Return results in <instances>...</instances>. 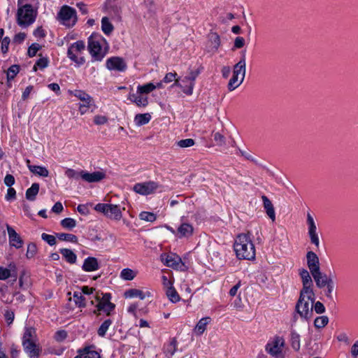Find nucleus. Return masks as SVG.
I'll return each instance as SVG.
<instances>
[{"mask_svg": "<svg viewBox=\"0 0 358 358\" xmlns=\"http://www.w3.org/2000/svg\"><path fill=\"white\" fill-rule=\"evenodd\" d=\"M234 248L238 259L247 260L255 259V245L248 234H241L237 236Z\"/></svg>", "mask_w": 358, "mask_h": 358, "instance_id": "obj_1", "label": "nucleus"}, {"mask_svg": "<svg viewBox=\"0 0 358 358\" xmlns=\"http://www.w3.org/2000/svg\"><path fill=\"white\" fill-rule=\"evenodd\" d=\"M27 0H18V8L16 15L17 24L21 27H27L32 24L36 18L37 11L29 3L22 5Z\"/></svg>", "mask_w": 358, "mask_h": 358, "instance_id": "obj_2", "label": "nucleus"}, {"mask_svg": "<svg viewBox=\"0 0 358 358\" xmlns=\"http://www.w3.org/2000/svg\"><path fill=\"white\" fill-rule=\"evenodd\" d=\"M106 40L99 34H93L88 38V50L94 61H101L106 55V50L103 48Z\"/></svg>", "mask_w": 358, "mask_h": 358, "instance_id": "obj_3", "label": "nucleus"}, {"mask_svg": "<svg viewBox=\"0 0 358 358\" xmlns=\"http://www.w3.org/2000/svg\"><path fill=\"white\" fill-rule=\"evenodd\" d=\"M200 71L199 69L189 70L187 75L184 76L182 79H176L173 86H178L180 87L182 92L187 95H192L194 87L195 80L199 75Z\"/></svg>", "mask_w": 358, "mask_h": 358, "instance_id": "obj_4", "label": "nucleus"}, {"mask_svg": "<svg viewBox=\"0 0 358 358\" xmlns=\"http://www.w3.org/2000/svg\"><path fill=\"white\" fill-rule=\"evenodd\" d=\"M311 275L315 282L316 286L320 289L326 287L325 295L328 298H331V294L335 287L334 280L331 277L327 276L325 273H322L320 270Z\"/></svg>", "mask_w": 358, "mask_h": 358, "instance_id": "obj_5", "label": "nucleus"}, {"mask_svg": "<svg viewBox=\"0 0 358 358\" xmlns=\"http://www.w3.org/2000/svg\"><path fill=\"white\" fill-rule=\"evenodd\" d=\"M94 210L111 220H120L122 217V210L117 205L98 203L95 206Z\"/></svg>", "mask_w": 358, "mask_h": 358, "instance_id": "obj_6", "label": "nucleus"}, {"mask_svg": "<svg viewBox=\"0 0 358 358\" xmlns=\"http://www.w3.org/2000/svg\"><path fill=\"white\" fill-rule=\"evenodd\" d=\"M57 17L62 24L71 27L77 21L76 11L69 6H63L58 13Z\"/></svg>", "mask_w": 358, "mask_h": 358, "instance_id": "obj_7", "label": "nucleus"}, {"mask_svg": "<svg viewBox=\"0 0 358 358\" xmlns=\"http://www.w3.org/2000/svg\"><path fill=\"white\" fill-rule=\"evenodd\" d=\"M85 48V43L83 41H78L72 43L67 51L68 57L78 66L83 65L85 62L83 57H78Z\"/></svg>", "mask_w": 358, "mask_h": 358, "instance_id": "obj_8", "label": "nucleus"}, {"mask_svg": "<svg viewBox=\"0 0 358 358\" xmlns=\"http://www.w3.org/2000/svg\"><path fill=\"white\" fill-rule=\"evenodd\" d=\"M95 299L97 302L96 307L98 311L110 313L115 309V305L110 302V294L97 292Z\"/></svg>", "mask_w": 358, "mask_h": 358, "instance_id": "obj_9", "label": "nucleus"}, {"mask_svg": "<svg viewBox=\"0 0 358 358\" xmlns=\"http://www.w3.org/2000/svg\"><path fill=\"white\" fill-rule=\"evenodd\" d=\"M285 345V340L282 337L276 336L265 346L266 351L275 357L283 358L282 348Z\"/></svg>", "mask_w": 358, "mask_h": 358, "instance_id": "obj_10", "label": "nucleus"}, {"mask_svg": "<svg viewBox=\"0 0 358 358\" xmlns=\"http://www.w3.org/2000/svg\"><path fill=\"white\" fill-rule=\"evenodd\" d=\"M161 261L166 266L173 269L185 271L186 268L185 264L182 262L181 258L174 253L162 254L161 255Z\"/></svg>", "mask_w": 358, "mask_h": 358, "instance_id": "obj_11", "label": "nucleus"}, {"mask_svg": "<svg viewBox=\"0 0 358 358\" xmlns=\"http://www.w3.org/2000/svg\"><path fill=\"white\" fill-rule=\"evenodd\" d=\"M299 275L303 285V288L301 290V294H306L308 297L314 296L313 282L310 273L306 269L302 268L299 271Z\"/></svg>", "mask_w": 358, "mask_h": 358, "instance_id": "obj_12", "label": "nucleus"}, {"mask_svg": "<svg viewBox=\"0 0 358 358\" xmlns=\"http://www.w3.org/2000/svg\"><path fill=\"white\" fill-rule=\"evenodd\" d=\"M313 296L308 297L306 294H301L300 292L299 299L296 305V313H308L313 308Z\"/></svg>", "mask_w": 358, "mask_h": 358, "instance_id": "obj_13", "label": "nucleus"}, {"mask_svg": "<svg viewBox=\"0 0 358 358\" xmlns=\"http://www.w3.org/2000/svg\"><path fill=\"white\" fill-rule=\"evenodd\" d=\"M159 187V185L154 181H148L145 182L136 183L133 189L135 192L142 194L148 195L155 192Z\"/></svg>", "mask_w": 358, "mask_h": 358, "instance_id": "obj_14", "label": "nucleus"}, {"mask_svg": "<svg viewBox=\"0 0 358 358\" xmlns=\"http://www.w3.org/2000/svg\"><path fill=\"white\" fill-rule=\"evenodd\" d=\"M307 224L308 226V236L310 237V242L317 248H319L320 240L317 232V226L313 217L310 213L307 214Z\"/></svg>", "mask_w": 358, "mask_h": 358, "instance_id": "obj_15", "label": "nucleus"}, {"mask_svg": "<svg viewBox=\"0 0 358 358\" xmlns=\"http://www.w3.org/2000/svg\"><path fill=\"white\" fill-rule=\"evenodd\" d=\"M106 67L110 71H124L127 69L124 60L119 57H113L107 59Z\"/></svg>", "mask_w": 358, "mask_h": 358, "instance_id": "obj_16", "label": "nucleus"}, {"mask_svg": "<svg viewBox=\"0 0 358 358\" xmlns=\"http://www.w3.org/2000/svg\"><path fill=\"white\" fill-rule=\"evenodd\" d=\"M183 219L182 217L181 224L176 230V236L180 238H189L193 234L194 227L191 224L183 221Z\"/></svg>", "mask_w": 358, "mask_h": 358, "instance_id": "obj_17", "label": "nucleus"}, {"mask_svg": "<svg viewBox=\"0 0 358 358\" xmlns=\"http://www.w3.org/2000/svg\"><path fill=\"white\" fill-rule=\"evenodd\" d=\"M80 178L87 182H98L106 178V173L103 171L88 173L85 171H81Z\"/></svg>", "mask_w": 358, "mask_h": 358, "instance_id": "obj_18", "label": "nucleus"}, {"mask_svg": "<svg viewBox=\"0 0 358 358\" xmlns=\"http://www.w3.org/2000/svg\"><path fill=\"white\" fill-rule=\"evenodd\" d=\"M306 258L307 265L311 274L320 270L319 258L314 252H308Z\"/></svg>", "mask_w": 358, "mask_h": 358, "instance_id": "obj_19", "label": "nucleus"}, {"mask_svg": "<svg viewBox=\"0 0 358 358\" xmlns=\"http://www.w3.org/2000/svg\"><path fill=\"white\" fill-rule=\"evenodd\" d=\"M246 73L245 51L241 52L240 61L234 66L233 73L245 78Z\"/></svg>", "mask_w": 358, "mask_h": 358, "instance_id": "obj_20", "label": "nucleus"}, {"mask_svg": "<svg viewBox=\"0 0 358 358\" xmlns=\"http://www.w3.org/2000/svg\"><path fill=\"white\" fill-rule=\"evenodd\" d=\"M78 355L74 358H101L99 353L95 350L94 346H88L79 349Z\"/></svg>", "mask_w": 358, "mask_h": 358, "instance_id": "obj_21", "label": "nucleus"}, {"mask_svg": "<svg viewBox=\"0 0 358 358\" xmlns=\"http://www.w3.org/2000/svg\"><path fill=\"white\" fill-rule=\"evenodd\" d=\"M7 231L10 244L16 248H20L22 246L23 241L20 235L15 231L13 228L8 225H7Z\"/></svg>", "mask_w": 358, "mask_h": 358, "instance_id": "obj_22", "label": "nucleus"}, {"mask_svg": "<svg viewBox=\"0 0 358 358\" xmlns=\"http://www.w3.org/2000/svg\"><path fill=\"white\" fill-rule=\"evenodd\" d=\"M24 352L30 358H38L39 356L40 349L37 346L36 341L26 342L22 343Z\"/></svg>", "mask_w": 358, "mask_h": 358, "instance_id": "obj_23", "label": "nucleus"}, {"mask_svg": "<svg viewBox=\"0 0 358 358\" xmlns=\"http://www.w3.org/2000/svg\"><path fill=\"white\" fill-rule=\"evenodd\" d=\"M220 45V36L215 32H211L208 34V51L215 52Z\"/></svg>", "mask_w": 358, "mask_h": 358, "instance_id": "obj_24", "label": "nucleus"}, {"mask_svg": "<svg viewBox=\"0 0 358 358\" xmlns=\"http://www.w3.org/2000/svg\"><path fill=\"white\" fill-rule=\"evenodd\" d=\"M262 199L263 201L264 208L266 211V215L273 222L275 220V213L273 203L270 201V199L265 195L262 196Z\"/></svg>", "mask_w": 358, "mask_h": 358, "instance_id": "obj_25", "label": "nucleus"}, {"mask_svg": "<svg viewBox=\"0 0 358 358\" xmlns=\"http://www.w3.org/2000/svg\"><path fill=\"white\" fill-rule=\"evenodd\" d=\"M82 268L85 271L87 272L98 270L99 268V264L97 259L92 257L86 258L84 261Z\"/></svg>", "mask_w": 358, "mask_h": 358, "instance_id": "obj_26", "label": "nucleus"}, {"mask_svg": "<svg viewBox=\"0 0 358 358\" xmlns=\"http://www.w3.org/2000/svg\"><path fill=\"white\" fill-rule=\"evenodd\" d=\"M212 321L210 317L201 318L194 329V333L196 336H201L206 329L207 325Z\"/></svg>", "mask_w": 358, "mask_h": 358, "instance_id": "obj_27", "label": "nucleus"}, {"mask_svg": "<svg viewBox=\"0 0 358 358\" xmlns=\"http://www.w3.org/2000/svg\"><path fill=\"white\" fill-rule=\"evenodd\" d=\"M27 166L29 171L35 175H38L39 176L48 177L49 175L48 170L44 167L41 166H34L30 164V161L29 159L27 160Z\"/></svg>", "mask_w": 358, "mask_h": 358, "instance_id": "obj_28", "label": "nucleus"}, {"mask_svg": "<svg viewBox=\"0 0 358 358\" xmlns=\"http://www.w3.org/2000/svg\"><path fill=\"white\" fill-rule=\"evenodd\" d=\"M71 94L82 101L83 103L94 104L93 99L85 92L82 90H74L70 92Z\"/></svg>", "mask_w": 358, "mask_h": 358, "instance_id": "obj_29", "label": "nucleus"}, {"mask_svg": "<svg viewBox=\"0 0 358 358\" xmlns=\"http://www.w3.org/2000/svg\"><path fill=\"white\" fill-rule=\"evenodd\" d=\"M150 292H143V291L137 289H129L124 292L126 298L138 297L141 300L144 299L146 296H150Z\"/></svg>", "mask_w": 358, "mask_h": 358, "instance_id": "obj_30", "label": "nucleus"}, {"mask_svg": "<svg viewBox=\"0 0 358 358\" xmlns=\"http://www.w3.org/2000/svg\"><path fill=\"white\" fill-rule=\"evenodd\" d=\"M166 356L171 357L177 350V341L175 338L170 339L169 343L164 347Z\"/></svg>", "mask_w": 358, "mask_h": 358, "instance_id": "obj_31", "label": "nucleus"}, {"mask_svg": "<svg viewBox=\"0 0 358 358\" xmlns=\"http://www.w3.org/2000/svg\"><path fill=\"white\" fill-rule=\"evenodd\" d=\"M36 341V334L35 329L32 327H26L22 337V343Z\"/></svg>", "mask_w": 358, "mask_h": 358, "instance_id": "obj_32", "label": "nucleus"}, {"mask_svg": "<svg viewBox=\"0 0 358 358\" xmlns=\"http://www.w3.org/2000/svg\"><path fill=\"white\" fill-rule=\"evenodd\" d=\"M39 191V184L33 183L26 191V199L29 201H34Z\"/></svg>", "mask_w": 358, "mask_h": 358, "instance_id": "obj_33", "label": "nucleus"}, {"mask_svg": "<svg viewBox=\"0 0 358 358\" xmlns=\"http://www.w3.org/2000/svg\"><path fill=\"white\" fill-rule=\"evenodd\" d=\"M243 80L244 78L233 73V76L228 83V90L229 91L234 90L243 83Z\"/></svg>", "mask_w": 358, "mask_h": 358, "instance_id": "obj_34", "label": "nucleus"}, {"mask_svg": "<svg viewBox=\"0 0 358 358\" xmlns=\"http://www.w3.org/2000/svg\"><path fill=\"white\" fill-rule=\"evenodd\" d=\"M151 120L150 113L137 114L134 117V122L137 126H142L148 124Z\"/></svg>", "mask_w": 358, "mask_h": 358, "instance_id": "obj_35", "label": "nucleus"}, {"mask_svg": "<svg viewBox=\"0 0 358 358\" xmlns=\"http://www.w3.org/2000/svg\"><path fill=\"white\" fill-rule=\"evenodd\" d=\"M60 252L68 262L70 264L76 263L77 257L72 250L64 248L60 250Z\"/></svg>", "mask_w": 358, "mask_h": 358, "instance_id": "obj_36", "label": "nucleus"}, {"mask_svg": "<svg viewBox=\"0 0 358 358\" xmlns=\"http://www.w3.org/2000/svg\"><path fill=\"white\" fill-rule=\"evenodd\" d=\"M165 290L166 294L170 301L175 303L180 300V296L172 285L167 287Z\"/></svg>", "mask_w": 358, "mask_h": 358, "instance_id": "obj_37", "label": "nucleus"}, {"mask_svg": "<svg viewBox=\"0 0 358 358\" xmlns=\"http://www.w3.org/2000/svg\"><path fill=\"white\" fill-rule=\"evenodd\" d=\"M15 271V266L10 264L9 268L0 267V280H6L12 275V272Z\"/></svg>", "mask_w": 358, "mask_h": 358, "instance_id": "obj_38", "label": "nucleus"}, {"mask_svg": "<svg viewBox=\"0 0 358 358\" xmlns=\"http://www.w3.org/2000/svg\"><path fill=\"white\" fill-rule=\"evenodd\" d=\"M113 25L110 22L107 17H103L101 20V29L104 34L109 35L113 30Z\"/></svg>", "mask_w": 358, "mask_h": 358, "instance_id": "obj_39", "label": "nucleus"}, {"mask_svg": "<svg viewBox=\"0 0 358 358\" xmlns=\"http://www.w3.org/2000/svg\"><path fill=\"white\" fill-rule=\"evenodd\" d=\"M156 89V86L151 83L143 85H138L137 87V93L140 94H148Z\"/></svg>", "mask_w": 358, "mask_h": 358, "instance_id": "obj_40", "label": "nucleus"}, {"mask_svg": "<svg viewBox=\"0 0 358 358\" xmlns=\"http://www.w3.org/2000/svg\"><path fill=\"white\" fill-rule=\"evenodd\" d=\"M290 342L292 348L295 351H299L301 347L300 336L296 332H292Z\"/></svg>", "mask_w": 358, "mask_h": 358, "instance_id": "obj_41", "label": "nucleus"}, {"mask_svg": "<svg viewBox=\"0 0 358 358\" xmlns=\"http://www.w3.org/2000/svg\"><path fill=\"white\" fill-rule=\"evenodd\" d=\"M136 275V272L130 268H124L120 273V277L124 280H132Z\"/></svg>", "mask_w": 358, "mask_h": 358, "instance_id": "obj_42", "label": "nucleus"}, {"mask_svg": "<svg viewBox=\"0 0 358 358\" xmlns=\"http://www.w3.org/2000/svg\"><path fill=\"white\" fill-rule=\"evenodd\" d=\"M112 322H113L112 320L110 319L105 320L101 324L99 328L98 329V331H97L98 335L101 337H103L106 335V334L109 327L111 325Z\"/></svg>", "mask_w": 358, "mask_h": 358, "instance_id": "obj_43", "label": "nucleus"}, {"mask_svg": "<svg viewBox=\"0 0 358 358\" xmlns=\"http://www.w3.org/2000/svg\"><path fill=\"white\" fill-rule=\"evenodd\" d=\"M329 322V318L325 316H320L315 319L314 325L317 329H322Z\"/></svg>", "mask_w": 358, "mask_h": 358, "instance_id": "obj_44", "label": "nucleus"}, {"mask_svg": "<svg viewBox=\"0 0 358 358\" xmlns=\"http://www.w3.org/2000/svg\"><path fill=\"white\" fill-rule=\"evenodd\" d=\"M139 217L142 220L150 222H155L157 219L155 214L145 211L141 212L139 215Z\"/></svg>", "mask_w": 358, "mask_h": 358, "instance_id": "obj_45", "label": "nucleus"}, {"mask_svg": "<svg viewBox=\"0 0 358 358\" xmlns=\"http://www.w3.org/2000/svg\"><path fill=\"white\" fill-rule=\"evenodd\" d=\"M57 236L61 241H68L73 243H76L78 241L77 237L71 234L59 233L57 234Z\"/></svg>", "mask_w": 358, "mask_h": 358, "instance_id": "obj_46", "label": "nucleus"}, {"mask_svg": "<svg viewBox=\"0 0 358 358\" xmlns=\"http://www.w3.org/2000/svg\"><path fill=\"white\" fill-rule=\"evenodd\" d=\"M73 299L75 301V303L79 306L83 307L85 306V298L83 296L82 292H74L73 293Z\"/></svg>", "mask_w": 358, "mask_h": 358, "instance_id": "obj_47", "label": "nucleus"}, {"mask_svg": "<svg viewBox=\"0 0 358 358\" xmlns=\"http://www.w3.org/2000/svg\"><path fill=\"white\" fill-rule=\"evenodd\" d=\"M61 225L66 229H73L76 226V222L74 219L67 217L61 221Z\"/></svg>", "mask_w": 358, "mask_h": 358, "instance_id": "obj_48", "label": "nucleus"}, {"mask_svg": "<svg viewBox=\"0 0 358 358\" xmlns=\"http://www.w3.org/2000/svg\"><path fill=\"white\" fill-rule=\"evenodd\" d=\"M19 70H20V67L18 65L11 66L7 71L8 80L9 81L10 80H13L16 76V75L18 73Z\"/></svg>", "mask_w": 358, "mask_h": 358, "instance_id": "obj_49", "label": "nucleus"}, {"mask_svg": "<svg viewBox=\"0 0 358 358\" xmlns=\"http://www.w3.org/2000/svg\"><path fill=\"white\" fill-rule=\"evenodd\" d=\"M194 143V141L192 138L182 139L176 143L178 146L182 148L192 147Z\"/></svg>", "mask_w": 358, "mask_h": 358, "instance_id": "obj_50", "label": "nucleus"}, {"mask_svg": "<svg viewBox=\"0 0 358 358\" xmlns=\"http://www.w3.org/2000/svg\"><path fill=\"white\" fill-rule=\"evenodd\" d=\"M41 48V45L38 43H32L28 48L27 54L30 57H34L37 52Z\"/></svg>", "mask_w": 358, "mask_h": 358, "instance_id": "obj_51", "label": "nucleus"}, {"mask_svg": "<svg viewBox=\"0 0 358 358\" xmlns=\"http://www.w3.org/2000/svg\"><path fill=\"white\" fill-rule=\"evenodd\" d=\"M48 60L47 58H45V57H43V58H40L37 62L35 64V65L34 66V71H36L37 69V67L40 68L41 69H43L45 67L48 66Z\"/></svg>", "mask_w": 358, "mask_h": 358, "instance_id": "obj_52", "label": "nucleus"}, {"mask_svg": "<svg viewBox=\"0 0 358 358\" xmlns=\"http://www.w3.org/2000/svg\"><path fill=\"white\" fill-rule=\"evenodd\" d=\"M214 141L216 145L218 146H222L225 145V137L219 132H215L213 134Z\"/></svg>", "mask_w": 358, "mask_h": 358, "instance_id": "obj_53", "label": "nucleus"}, {"mask_svg": "<svg viewBox=\"0 0 358 358\" xmlns=\"http://www.w3.org/2000/svg\"><path fill=\"white\" fill-rule=\"evenodd\" d=\"M135 103L139 107H145L148 104V97L141 94L138 95Z\"/></svg>", "mask_w": 358, "mask_h": 358, "instance_id": "obj_54", "label": "nucleus"}, {"mask_svg": "<svg viewBox=\"0 0 358 358\" xmlns=\"http://www.w3.org/2000/svg\"><path fill=\"white\" fill-rule=\"evenodd\" d=\"M65 175L69 178L78 179L80 178V172H77L74 169H67L65 171Z\"/></svg>", "mask_w": 358, "mask_h": 358, "instance_id": "obj_55", "label": "nucleus"}, {"mask_svg": "<svg viewBox=\"0 0 358 358\" xmlns=\"http://www.w3.org/2000/svg\"><path fill=\"white\" fill-rule=\"evenodd\" d=\"M42 239L47 242L50 245H54L56 244V238L54 236L47 234H42L41 235Z\"/></svg>", "mask_w": 358, "mask_h": 358, "instance_id": "obj_56", "label": "nucleus"}, {"mask_svg": "<svg viewBox=\"0 0 358 358\" xmlns=\"http://www.w3.org/2000/svg\"><path fill=\"white\" fill-rule=\"evenodd\" d=\"M26 34L24 32H20L15 35L13 39V42L16 44L22 43L26 38Z\"/></svg>", "mask_w": 358, "mask_h": 358, "instance_id": "obj_57", "label": "nucleus"}, {"mask_svg": "<svg viewBox=\"0 0 358 358\" xmlns=\"http://www.w3.org/2000/svg\"><path fill=\"white\" fill-rule=\"evenodd\" d=\"M67 336V333L64 330L57 331L55 334V339L58 342L63 341Z\"/></svg>", "mask_w": 358, "mask_h": 358, "instance_id": "obj_58", "label": "nucleus"}, {"mask_svg": "<svg viewBox=\"0 0 358 358\" xmlns=\"http://www.w3.org/2000/svg\"><path fill=\"white\" fill-rule=\"evenodd\" d=\"M36 252V246L34 243H30L28 245L27 251V257L28 258H31L34 256Z\"/></svg>", "mask_w": 358, "mask_h": 358, "instance_id": "obj_59", "label": "nucleus"}, {"mask_svg": "<svg viewBox=\"0 0 358 358\" xmlns=\"http://www.w3.org/2000/svg\"><path fill=\"white\" fill-rule=\"evenodd\" d=\"M10 39L9 37L6 36L2 39L1 41V52L3 53H6L8 50V45L10 44Z\"/></svg>", "mask_w": 358, "mask_h": 358, "instance_id": "obj_60", "label": "nucleus"}, {"mask_svg": "<svg viewBox=\"0 0 358 358\" xmlns=\"http://www.w3.org/2000/svg\"><path fill=\"white\" fill-rule=\"evenodd\" d=\"M176 79H179V78H177L176 73H168L164 78L163 81L166 83H169L172 82L173 80L176 81Z\"/></svg>", "mask_w": 358, "mask_h": 358, "instance_id": "obj_61", "label": "nucleus"}, {"mask_svg": "<svg viewBox=\"0 0 358 358\" xmlns=\"http://www.w3.org/2000/svg\"><path fill=\"white\" fill-rule=\"evenodd\" d=\"M16 197V192L13 187H9L5 196L7 201L14 200Z\"/></svg>", "mask_w": 358, "mask_h": 358, "instance_id": "obj_62", "label": "nucleus"}, {"mask_svg": "<svg viewBox=\"0 0 358 358\" xmlns=\"http://www.w3.org/2000/svg\"><path fill=\"white\" fill-rule=\"evenodd\" d=\"M108 119L106 116L96 115L94 117V122L97 125H101L106 123Z\"/></svg>", "mask_w": 358, "mask_h": 358, "instance_id": "obj_63", "label": "nucleus"}, {"mask_svg": "<svg viewBox=\"0 0 358 358\" xmlns=\"http://www.w3.org/2000/svg\"><path fill=\"white\" fill-rule=\"evenodd\" d=\"M4 183L6 186L11 187L15 183V178L10 174H7L4 178Z\"/></svg>", "mask_w": 358, "mask_h": 358, "instance_id": "obj_64", "label": "nucleus"}]
</instances>
